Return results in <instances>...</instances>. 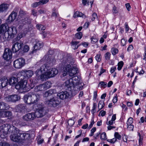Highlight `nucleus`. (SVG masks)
<instances>
[{
    "label": "nucleus",
    "instance_id": "f257e3e1",
    "mask_svg": "<svg viewBox=\"0 0 146 146\" xmlns=\"http://www.w3.org/2000/svg\"><path fill=\"white\" fill-rule=\"evenodd\" d=\"M0 131L5 135L11 134V140L16 142H21L29 139L30 137V134L23 133L13 125L7 123L0 127Z\"/></svg>",
    "mask_w": 146,
    "mask_h": 146
},
{
    "label": "nucleus",
    "instance_id": "f03ea898",
    "mask_svg": "<svg viewBox=\"0 0 146 146\" xmlns=\"http://www.w3.org/2000/svg\"><path fill=\"white\" fill-rule=\"evenodd\" d=\"M61 61L64 70L63 76H66L67 74L71 77L76 75L78 72V69L77 68L71 66L70 64L74 63V61L71 57L68 55L64 56L61 59Z\"/></svg>",
    "mask_w": 146,
    "mask_h": 146
},
{
    "label": "nucleus",
    "instance_id": "7ed1b4c3",
    "mask_svg": "<svg viewBox=\"0 0 146 146\" xmlns=\"http://www.w3.org/2000/svg\"><path fill=\"white\" fill-rule=\"evenodd\" d=\"M33 74V72L31 70H24L19 72L17 74V77L20 76V79H25L27 80L31 78Z\"/></svg>",
    "mask_w": 146,
    "mask_h": 146
},
{
    "label": "nucleus",
    "instance_id": "20e7f679",
    "mask_svg": "<svg viewBox=\"0 0 146 146\" xmlns=\"http://www.w3.org/2000/svg\"><path fill=\"white\" fill-rule=\"evenodd\" d=\"M19 78V81L20 80L19 82H18L17 85H16V86H18V85L19 86V88H20L23 90H30L31 89L33 88V87L29 86H28L27 85V80L24 79H20V76H19V77H17Z\"/></svg>",
    "mask_w": 146,
    "mask_h": 146
},
{
    "label": "nucleus",
    "instance_id": "39448f33",
    "mask_svg": "<svg viewBox=\"0 0 146 146\" xmlns=\"http://www.w3.org/2000/svg\"><path fill=\"white\" fill-rule=\"evenodd\" d=\"M25 60L23 58H20L14 61L13 66L16 68H21L25 64Z\"/></svg>",
    "mask_w": 146,
    "mask_h": 146
},
{
    "label": "nucleus",
    "instance_id": "423d86ee",
    "mask_svg": "<svg viewBox=\"0 0 146 146\" xmlns=\"http://www.w3.org/2000/svg\"><path fill=\"white\" fill-rule=\"evenodd\" d=\"M37 109L38 111L36 112V115L37 117H43L48 112V110L46 109V108L42 105L38 104Z\"/></svg>",
    "mask_w": 146,
    "mask_h": 146
},
{
    "label": "nucleus",
    "instance_id": "0eeeda50",
    "mask_svg": "<svg viewBox=\"0 0 146 146\" xmlns=\"http://www.w3.org/2000/svg\"><path fill=\"white\" fill-rule=\"evenodd\" d=\"M36 117L35 112H32L28 113L25 114L23 117V120L27 122H31Z\"/></svg>",
    "mask_w": 146,
    "mask_h": 146
},
{
    "label": "nucleus",
    "instance_id": "6e6552de",
    "mask_svg": "<svg viewBox=\"0 0 146 146\" xmlns=\"http://www.w3.org/2000/svg\"><path fill=\"white\" fill-rule=\"evenodd\" d=\"M23 45V44L22 42L19 43L18 42H15L13 44L11 48L12 52L15 53L19 51L20 52Z\"/></svg>",
    "mask_w": 146,
    "mask_h": 146
},
{
    "label": "nucleus",
    "instance_id": "1a4fd4ad",
    "mask_svg": "<svg viewBox=\"0 0 146 146\" xmlns=\"http://www.w3.org/2000/svg\"><path fill=\"white\" fill-rule=\"evenodd\" d=\"M12 52L10 49L5 48L3 55V59L7 61H9L12 58Z\"/></svg>",
    "mask_w": 146,
    "mask_h": 146
},
{
    "label": "nucleus",
    "instance_id": "9d476101",
    "mask_svg": "<svg viewBox=\"0 0 146 146\" xmlns=\"http://www.w3.org/2000/svg\"><path fill=\"white\" fill-rule=\"evenodd\" d=\"M46 66V74L49 77H53L56 75L58 73V70L56 68H52L51 69H49V67Z\"/></svg>",
    "mask_w": 146,
    "mask_h": 146
},
{
    "label": "nucleus",
    "instance_id": "9b49d317",
    "mask_svg": "<svg viewBox=\"0 0 146 146\" xmlns=\"http://www.w3.org/2000/svg\"><path fill=\"white\" fill-rule=\"evenodd\" d=\"M20 96L17 94L10 95L5 98V100L7 102L15 103L20 99Z\"/></svg>",
    "mask_w": 146,
    "mask_h": 146
},
{
    "label": "nucleus",
    "instance_id": "f8f14e48",
    "mask_svg": "<svg viewBox=\"0 0 146 146\" xmlns=\"http://www.w3.org/2000/svg\"><path fill=\"white\" fill-rule=\"evenodd\" d=\"M46 66L45 64L42 65L40 68L37 69L35 72V74L36 76L38 78L42 73L46 74Z\"/></svg>",
    "mask_w": 146,
    "mask_h": 146
},
{
    "label": "nucleus",
    "instance_id": "ddd939ff",
    "mask_svg": "<svg viewBox=\"0 0 146 146\" xmlns=\"http://www.w3.org/2000/svg\"><path fill=\"white\" fill-rule=\"evenodd\" d=\"M70 96L69 93L66 91L60 92L57 94L58 97L62 100L68 98Z\"/></svg>",
    "mask_w": 146,
    "mask_h": 146
},
{
    "label": "nucleus",
    "instance_id": "4468645a",
    "mask_svg": "<svg viewBox=\"0 0 146 146\" xmlns=\"http://www.w3.org/2000/svg\"><path fill=\"white\" fill-rule=\"evenodd\" d=\"M8 84V79L7 77L4 76L0 79V88L6 87Z\"/></svg>",
    "mask_w": 146,
    "mask_h": 146
},
{
    "label": "nucleus",
    "instance_id": "2eb2a0df",
    "mask_svg": "<svg viewBox=\"0 0 146 146\" xmlns=\"http://www.w3.org/2000/svg\"><path fill=\"white\" fill-rule=\"evenodd\" d=\"M23 99L25 103L29 105L32 104L31 92L25 95Z\"/></svg>",
    "mask_w": 146,
    "mask_h": 146
},
{
    "label": "nucleus",
    "instance_id": "dca6fc26",
    "mask_svg": "<svg viewBox=\"0 0 146 146\" xmlns=\"http://www.w3.org/2000/svg\"><path fill=\"white\" fill-rule=\"evenodd\" d=\"M31 94L32 104H35L39 100L40 98V95L32 92H31Z\"/></svg>",
    "mask_w": 146,
    "mask_h": 146
},
{
    "label": "nucleus",
    "instance_id": "f3484780",
    "mask_svg": "<svg viewBox=\"0 0 146 146\" xmlns=\"http://www.w3.org/2000/svg\"><path fill=\"white\" fill-rule=\"evenodd\" d=\"M17 16V13L14 11L12 12L6 20L7 23L9 24L14 21Z\"/></svg>",
    "mask_w": 146,
    "mask_h": 146
},
{
    "label": "nucleus",
    "instance_id": "a211bd4d",
    "mask_svg": "<svg viewBox=\"0 0 146 146\" xmlns=\"http://www.w3.org/2000/svg\"><path fill=\"white\" fill-rule=\"evenodd\" d=\"M19 81V78L12 76L11 77L8 79V84L10 85L13 86L16 85L17 82Z\"/></svg>",
    "mask_w": 146,
    "mask_h": 146
},
{
    "label": "nucleus",
    "instance_id": "6ab92c4d",
    "mask_svg": "<svg viewBox=\"0 0 146 146\" xmlns=\"http://www.w3.org/2000/svg\"><path fill=\"white\" fill-rule=\"evenodd\" d=\"M64 86L67 87L68 90H72V88H74V86L71 80L70 79L66 80L64 82Z\"/></svg>",
    "mask_w": 146,
    "mask_h": 146
},
{
    "label": "nucleus",
    "instance_id": "aec40b11",
    "mask_svg": "<svg viewBox=\"0 0 146 146\" xmlns=\"http://www.w3.org/2000/svg\"><path fill=\"white\" fill-rule=\"evenodd\" d=\"M8 28L7 30L9 32V34H11V37L13 38L15 35L17 33V31L16 28L15 27L12 26Z\"/></svg>",
    "mask_w": 146,
    "mask_h": 146
},
{
    "label": "nucleus",
    "instance_id": "412c9836",
    "mask_svg": "<svg viewBox=\"0 0 146 146\" xmlns=\"http://www.w3.org/2000/svg\"><path fill=\"white\" fill-rule=\"evenodd\" d=\"M9 108V105L3 102H0V110L4 111L7 110Z\"/></svg>",
    "mask_w": 146,
    "mask_h": 146
},
{
    "label": "nucleus",
    "instance_id": "4be33fe9",
    "mask_svg": "<svg viewBox=\"0 0 146 146\" xmlns=\"http://www.w3.org/2000/svg\"><path fill=\"white\" fill-rule=\"evenodd\" d=\"M70 79L73 82L75 86H78L80 84L79 78L77 76L75 75Z\"/></svg>",
    "mask_w": 146,
    "mask_h": 146
},
{
    "label": "nucleus",
    "instance_id": "5701e85b",
    "mask_svg": "<svg viewBox=\"0 0 146 146\" xmlns=\"http://www.w3.org/2000/svg\"><path fill=\"white\" fill-rule=\"evenodd\" d=\"M9 28L7 27V30L4 31L5 33L3 35H2L3 36L4 39L5 41L6 40H9L10 38H13L11 37V34H9V32L7 30V29Z\"/></svg>",
    "mask_w": 146,
    "mask_h": 146
},
{
    "label": "nucleus",
    "instance_id": "b1692460",
    "mask_svg": "<svg viewBox=\"0 0 146 146\" xmlns=\"http://www.w3.org/2000/svg\"><path fill=\"white\" fill-rule=\"evenodd\" d=\"M31 23V19L28 17H26L24 19L22 20V24L23 26L26 25V27L29 25Z\"/></svg>",
    "mask_w": 146,
    "mask_h": 146
},
{
    "label": "nucleus",
    "instance_id": "393cba45",
    "mask_svg": "<svg viewBox=\"0 0 146 146\" xmlns=\"http://www.w3.org/2000/svg\"><path fill=\"white\" fill-rule=\"evenodd\" d=\"M26 106L24 104H21L18 105L16 107V110L19 112H21L24 111L26 109Z\"/></svg>",
    "mask_w": 146,
    "mask_h": 146
},
{
    "label": "nucleus",
    "instance_id": "a878e982",
    "mask_svg": "<svg viewBox=\"0 0 146 146\" xmlns=\"http://www.w3.org/2000/svg\"><path fill=\"white\" fill-rule=\"evenodd\" d=\"M1 23V20L0 19V25ZM8 28V26L5 24H2L0 26V34L3 33L7 30V27Z\"/></svg>",
    "mask_w": 146,
    "mask_h": 146
},
{
    "label": "nucleus",
    "instance_id": "bb28decb",
    "mask_svg": "<svg viewBox=\"0 0 146 146\" xmlns=\"http://www.w3.org/2000/svg\"><path fill=\"white\" fill-rule=\"evenodd\" d=\"M52 14L51 15L52 17L56 19L59 17V15L57 10L55 8H54L52 10Z\"/></svg>",
    "mask_w": 146,
    "mask_h": 146
},
{
    "label": "nucleus",
    "instance_id": "cd10ccee",
    "mask_svg": "<svg viewBox=\"0 0 146 146\" xmlns=\"http://www.w3.org/2000/svg\"><path fill=\"white\" fill-rule=\"evenodd\" d=\"M43 43L42 42L38 41L35 44L34 48L35 50H39L43 46Z\"/></svg>",
    "mask_w": 146,
    "mask_h": 146
},
{
    "label": "nucleus",
    "instance_id": "c85d7f7f",
    "mask_svg": "<svg viewBox=\"0 0 146 146\" xmlns=\"http://www.w3.org/2000/svg\"><path fill=\"white\" fill-rule=\"evenodd\" d=\"M55 90L54 89H51L49 90L46 91L44 94V96L45 97H47L48 96H50L54 93Z\"/></svg>",
    "mask_w": 146,
    "mask_h": 146
},
{
    "label": "nucleus",
    "instance_id": "c756f323",
    "mask_svg": "<svg viewBox=\"0 0 146 146\" xmlns=\"http://www.w3.org/2000/svg\"><path fill=\"white\" fill-rule=\"evenodd\" d=\"M8 8V5L7 4H2L0 5V13L6 10Z\"/></svg>",
    "mask_w": 146,
    "mask_h": 146
},
{
    "label": "nucleus",
    "instance_id": "7c9ffc66",
    "mask_svg": "<svg viewBox=\"0 0 146 146\" xmlns=\"http://www.w3.org/2000/svg\"><path fill=\"white\" fill-rule=\"evenodd\" d=\"M42 84L36 86L35 88V92H38L40 91L45 90Z\"/></svg>",
    "mask_w": 146,
    "mask_h": 146
},
{
    "label": "nucleus",
    "instance_id": "2f4dec72",
    "mask_svg": "<svg viewBox=\"0 0 146 146\" xmlns=\"http://www.w3.org/2000/svg\"><path fill=\"white\" fill-rule=\"evenodd\" d=\"M80 42L79 41H72L70 44L74 50H76L78 48L77 44Z\"/></svg>",
    "mask_w": 146,
    "mask_h": 146
},
{
    "label": "nucleus",
    "instance_id": "473e14b6",
    "mask_svg": "<svg viewBox=\"0 0 146 146\" xmlns=\"http://www.w3.org/2000/svg\"><path fill=\"white\" fill-rule=\"evenodd\" d=\"M61 101L58 98L56 97L53 98V103L54 104V107H56L58 106L60 103Z\"/></svg>",
    "mask_w": 146,
    "mask_h": 146
},
{
    "label": "nucleus",
    "instance_id": "72a5a7b5",
    "mask_svg": "<svg viewBox=\"0 0 146 146\" xmlns=\"http://www.w3.org/2000/svg\"><path fill=\"white\" fill-rule=\"evenodd\" d=\"M42 84L45 90L50 88L52 83L50 81H47Z\"/></svg>",
    "mask_w": 146,
    "mask_h": 146
},
{
    "label": "nucleus",
    "instance_id": "f704fd0d",
    "mask_svg": "<svg viewBox=\"0 0 146 146\" xmlns=\"http://www.w3.org/2000/svg\"><path fill=\"white\" fill-rule=\"evenodd\" d=\"M53 98L49 100H46L45 102V104H46L48 106L54 107V104L53 103Z\"/></svg>",
    "mask_w": 146,
    "mask_h": 146
},
{
    "label": "nucleus",
    "instance_id": "c9c22d12",
    "mask_svg": "<svg viewBox=\"0 0 146 146\" xmlns=\"http://www.w3.org/2000/svg\"><path fill=\"white\" fill-rule=\"evenodd\" d=\"M104 106V101L103 100H100L98 103V107L99 111L102 109Z\"/></svg>",
    "mask_w": 146,
    "mask_h": 146
},
{
    "label": "nucleus",
    "instance_id": "e433bc0d",
    "mask_svg": "<svg viewBox=\"0 0 146 146\" xmlns=\"http://www.w3.org/2000/svg\"><path fill=\"white\" fill-rule=\"evenodd\" d=\"M118 51V50L117 48L114 47L112 48L111 50V52L113 56H114L116 54H117Z\"/></svg>",
    "mask_w": 146,
    "mask_h": 146
},
{
    "label": "nucleus",
    "instance_id": "4c0bfd02",
    "mask_svg": "<svg viewBox=\"0 0 146 146\" xmlns=\"http://www.w3.org/2000/svg\"><path fill=\"white\" fill-rule=\"evenodd\" d=\"M36 28L40 31L44 30L45 29V27L43 25L40 24H37L36 25Z\"/></svg>",
    "mask_w": 146,
    "mask_h": 146
},
{
    "label": "nucleus",
    "instance_id": "58836bf2",
    "mask_svg": "<svg viewBox=\"0 0 146 146\" xmlns=\"http://www.w3.org/2000/svg\"><path fill=\"white\" fill-rule=\"evenodd\" d=\"M123 64V62L122 61H121L118 63L117 69L118 70H121Z\"/></svg>",
    "mask_w": 146,
    "mask_h": 146
},
{
    "label": "nucleus",
    "instance_id": "ea45409f",
    "mask_svg": "<svg viewBox=\"0 0 146 146\" xmlns=\"http://www.w3.org/2000/svg\"><path fill=\"white\" fill-rule=\"evenodd\" d=\"M75 36L76 38L80 39L82 38V34L81 32H78L76 34Z\"/></svg>",
    "mask_w": 146,
    "mask_h": 146
},
{
    "label": "nucleus",
    "instance_id": "a19ab883",
    "mask_svg": "<svg viewBox=\"0 0 146 146\" xmlns=\"http://www.w3.org/2000/svg\"><path fill=\"white\" fill-rule=\"evenodd\" d=\"M133 122V119L132 117L129 118L126 123L127 125H132Z\"/></svg>",
    "mask_w": 146,
    "mask_h": 146
},
{
    "label": "nucleus",
    "instance_id": "79ce46f5",
    "mask_svg": "<svg viewBox=\"0 0 146 146\" xmlns=\"http://www.w3.org/2000/svg\"><path fill=\"white\" fill-rule=\"evenodd\" d=\"M111 54L109 52H107L105 54L104 56L106 60H109L110 58Z\"/></svg>",
    "mask_w": 146,
    "mask_h": 146
},
{
    "label": "nucleus",
    "instance_id": "37998d69",
    "mask_svg": "<svg viewBox=\"0 0 146 146\" xmlns=\"http://www.w3.org/2000/svg\"><path fill=\"white\" fill-rule=\"evenodd\" d=\"M127 130L129 131H133V129L134 128V126L133 125H127Z\"/></svg>",
    "mask_w": 146,
    "mask_h": 146
},
{
    "label": "nucleus",
    "instance_id": "c03bdc74",
    "mask_svg": "<svg viewBox=\"0 0 146 146\" xmlns=\"http://www.w3.org/2000/svg\"><path fill=\"white\" fill-rule=\"evenodd\" d=\"M29 50V46L27 45H25L23 48V51L24 52H27Z\"/></svg>",
    "mask_w": 146,
    "mask_h": 146
},
{
    "label": "nucleus",
    "instance_id": "a18cd8bd",
    "mask_svg": "<svg viewBox=\"0 0 146 146\" xmlns=\"http://www.w3.org/2000/svg\"><path fill=\"white\" fill-rule=\"evenodd\" d=\"M114 137L117 139L119 140H120L121 139V135H120L119 134L118 132H116L115 133Z\"/></svg>",
    "mask_w": 146,
    "mask_h": 146
},
{
    "label": "nucleus",
    "instance_id": "49530a36",
    "mask_svg": "<svg viewBox=\"0 0 146 146\" xmlns=\"http://www.w3.org/2000/svg\"><path fill=\"white\" fill-rule=\"evenodd\" d=\"M100 138L101 139L106 140V134L105 132H103L101 134Z\"/></svg>",
    "mask_w": 146,
    "mask_h": 146
},
{
    "label": "nucleus",
    "instance_id": "de8ad7c7",
    "mask_svg": "<svg viewBox=\"0 0 146 146\" xmlns=\"http://www.w3.org/2000/svg\"><path fill=\"white\" fill-rule=\"evenodd\" d=\"M75 123V121L74 120L72 119H69L68 122V125L70 126H72Z\"/></svg>",
    "mask_w": 146,
    "mask_h": 146
},
{
    "label": "nucleus",
    "instance_id": "09e8293b",
    "mask_svg": "<svg viewBox=\"0 0 146 146\" xmlns=\"http://www.w3.org/2000/svg\"><path fill=\"white\" fill-rule=\"evenodd\" d=\"M76 14H77V17H82L84 14L81 12H79L78 11H76L75 12L74 15V17H76Z\"/></svg>",
    "mask_w": 146,
    "mask_h": 146
},
{
    "label": "nucleus",
    "instance_id": "8fccbe9b",
    "mask_svg": "<svg viewBox=\"0 0 146 146\" xmlns=\"http://www.w3.org/2000/svg\"><path fill=\"white\" fill-rule=\"evenodd\" d=\"M46 75L47 76V75L45 74V73H42V74H41L39 77L38 78V79H40L42 80H44V79H45V76Z\"/></svg>",
    "mask_w": 146,
    "mask_h": 146
},
{
    "label": "nucleus",
    "instance_id": "3c124183",
    "mask_svg": "<svg viewBox=\"0 0 146 146\" xmlns=\"http://www.w3.org/2000/svg\"><path fill=\"white\" fill-rule=\"evenodd\" d=\"M99 84L100 85L101 87L105 88L107 86V83L103 81L100 82L99 83Z\"/></svg>",
    "mask_w": 146,
    "mask_h": 146
},
{
    "label": "nucleus",
    "instance_id": "603ef678",
    "mask_svg": "<svg viewBox=\"0 0 146 146\" xmlns=\"http://www.w3.org/2000/svg\"><path fill=\"white\" fill-rule=\"evenodd\" d=\"M5 117H10L12 115V113L10 111H7L5 112Z\"/></svg>",
    "mask_w": 146,
    "mask_h": 146
},
{
    "label": "nucleus",
    "instance_id": "864d4df0",
    "mask_svg": "<svg viewBox=\"0 0 146 146\" xmlns=\"http://www.w3.org/2000/svg\"><path fill=\"white\" fill-rule=\"evenodd\" d=\"M127 41V39L124 38H122L121 40V45L122 46H125L126 45Z\"/></svg>",
    "mask_w": 146,
    "mask_h": 146
},
{
    "label": "nucleus",
    "instance_id": "5fc2aeb1",
    "mask_svg": "<svg viewBox=\"0 0 146 146\" xmlns=\"http://www.w3.org/2000/svg\"><path fill=\"white\" fill-rule=\"evenodd\" d=\"M91 43L94 44L98 41V39L94 36L92 37L91 38Z\"/></svg>",
    "mask_w": 146,
    "mask_h": 146
},
{
    "label": "nucleus",
    "instance_id": "6e6d98bb",
    "mask_svg": "<svg viewBox=\"0 0 146 146\" xmlns=\"http://www.w3.org/2000/svg\"><path fill=\"white\" fill-rule=\"evenodd\" d=\"M96 130V128L95 127H93L91 130V133L90 134L89 136H92L94 134V132Z\"/></svg>",
    "mask_w": 146,
    "mask_h": 146
},
{
    "label": "nucleus",
    "instance_id": "4d7b16f0",
    "mask_svg": "<svg viewBox=\"0 0 146 146\" xmlns=\"http://www.w3.org/2000/svg\"><path fill=\"white\" fill-rule=\"evenodd\" d=\"M100 56V54H97L95 57L96 59L98 62H99L101 60Z\"/></svg>",
    "mask_w": 146,
    "mask_h": 146
},
{
    "label": "nucleus",
    "instance_id": "13d9d810",
    "mask_svg": "<svg viewBox=\"0 0 146 146\" xmlns=\"http://www.w3.org/2000/svg\"><path fill=\"white\" fill-rule=\"evenodd\" d=\"M92 20L93 21H94L96 18H97V14L95 13H94L92 15Z\"/></svg>",
    "mask_w": 146,
    "mask_h": 146
},
{
    "label": "nucleus",
    "instance_id": "bf43d9fd",
    "mask_svg": "<svg viewBox=\"0 0 146 146\" xmlns=\"http://www.w3.org/2000/svg\"><path fill=\"white\" fill-rule=\"evenodd\" d=\"M82 3L85 6L86 5V4L88 5H89V3L88 0H82Z\"/></svg>",
    "mask_w": 146,
    "mask_h": 146
},
{
    "label": "nucleus",
    "instance_id": "052dcab7",
    "mask_svg": "<svg viewBox=\"0 0 146 146\" xmlns=\"http://www.w3.org/2000/svg\"><path fill=\"white\" fill-rule=\"evenodd\" d=\"M117 94H116L115 96L113 97L112 100L113 102V103H115L117 102Z\"/></svg>",
    "mask_w": 146,
    "mask_h": 146
},
{
    "label": "nucleus",
    "instance_id": "680f3d73",
    "mask_svg": "<svg viewBox=\"0 0 146 146\" xmlns=\"http://www.w3.org/2000/svg\"><path fill=\"white\" fill-rule=\"evenodd\" d=\"M49 1V0H40L39 1L40 4H46Z\"/></svg>",
    "mask_w": 146,
    "mask_h": 146
},
{
    "label": "nucleus",
    "instance_id": "e2e57ef3",
    "mask_svg": "<svg viewBox=\"0 0 146 146\" xmlns=\"http://www.w3.org/2000/svg\"><path fill=\"white\" fill-rule=\"evenodd\" d=\"M40 4L39 2H36L32 4V7H36L37 6Z\"/></svg>",
    "mask_w": 146,
    "mask_h": 146
},
{
    "label": "nucleus",
    "instance_id": "0e129e2a",
    "mask_svg": "<svg viewBox=\"0 0 146 146\" xmlns=\"http://www.w3.org/2000/svg\"><path fill=\"white\" fill-rule=\"evenodd\" d=\"M43 142L44 139H43L39 138L37 140V143L38 144H40Z\"/></svg>",
    "mask_w": 146,
    "mask_h": 146
},
{
    "label": "nucleus",
    "instance_id": "69168bd1",
    "mask_svg": "<svg viewBox=\"0 0 146 146\" xmlns=\"http://www.w3.org/2000/svg\"><path fill=\"white\" fill-rule=\"evenodd\" d=\"M0 146H9V144L5 142H0Z\"/></svg>",
    "mask_w": 146,
    "mask_h": 146
},
{
    "label": "nucleus",
    "instance_id": "338daca9",
    "mask_svg": "<svg viewBox=\"0 0 146 146\" xmlns=\"http://www.w3.org/2000/svg\"><path fill=\"white\" fill-rule=\"evenodd\" d=\"M54 50L51 49H49L47 53V54L48 55H52L54 53Z\"/></svg>",
    "mask_w": 146,
    "mask_h": 146
},
{
    "label": "nucleus",
    "instance_id": "774afa93",
    "mask_svg": "<svg viewBox=\"0 0 146 146\" xmlns=\"http://www.w3.org/2000/svg\"><path fill=\"white\" fill-rule=\"evenodd\" d=\"M82 45L85 47H87L88 46L89 44L88 42H83L82 43Z\"/></svg>",
    "mask_w": 146,
    "mask_h": 146
}]
</instances>
